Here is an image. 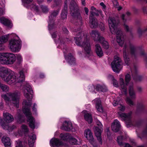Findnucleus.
<instances>
[{"mask_svg": "<svg viewBox=\"0 0 147 147\" xmlns=\"http://www.w3.org/2000/svg\"><path fill=\"white\" fill-rule=\"evenodd\" d=\"M23 91L24 95L28 99V100H25L23 102V111L28 119L30 127L34 129L35 127V121L32 116V114L30 111L32 102L30 101V100L32 98L33 91L31 86L27 83L24 86Z\"/></svg>", "mask_w": 147, "mask_h": 147, "instance_id": "nucleus-1", "label": "nucleus"}, {"mask_svg": "<svg viewBox=\"0 0 147 147\" xmlns=\"http://www.w3.org/2000/svg\"><path fill=\"white\" fill-rule=\"evenodd\" d=\"M0 77L8 84L12 85L22 82L25 79L23 71H20L16 77L13 71L3 67H0Z\"/></svg>", "mask_w": 147, "mask_h": 147, "instance_id": "nucleus-2", "label": "nucleus"}, {"mask_svg": "<svg viewBox=\"0 0 147 147\" xmlns=\"http://www.w3.org/2000/svg\"><path fill=\"white\" fill-rule=\"evenodd\" d=\"M108 23L111 33L113 34H116L117 42L120 46H122L124 43V39L121 31L117 28L118 22L114 18L109 17Z\"/></svg>", "mask_w": 147, "mask_h": 147, "instance_id": "nucleus-3", "label": "nucleus"}, {"mask_svg": "<svg viewBox=\"0 0 147 147\" xmlns=\"http://www.w3.org/2000/svg\"><path fill=\"white\" fill-rule=\"evenodd\" d=\"M75 43L78 46H81L83 48L84 52L89 54L91 51L90 45L87 39L86 35H84L83 32L79 33L76 38H75Z\"/></svg>", "mask_w": 147, "mask_h": 147, "instance_id": "nucleus-4", "label": "nucleus"}, {"mask_svg": "<svg viewBox=\"0 0 147 147\" xmlns=\"http://www.w3.org/2000/svg\"><path fill=\"white\" fill-rule=\"evenodd\" d=\"M20 93L17 91L13 93H9L7 95H3L1 97L8 105L12 104L18 107L19 106V96Z\"/></svg>", "mask_w": 147, "mask_h": 147, "instance_id": "nucleus-5", "label": "nucleus"}, {"mask_svg": "<svg viewBox=\"0 0 147 147\" xmlns=\"http://www.w3.org/2000/svg\"><path fill=\"white\" fill-rule=\"evenodd\" d=\"M69 7L71 14L74 17L75 20L78 22V24L81 25L82 23V18L79 11V8L77 4L74 1H72Z\"/></svg>", "mask_w": 147, "mask_h": 147, "instance_id": "nucleus-6", "label": "nucleus"}, {"mask_svg": "<svg viewBox=\"0 0 147 147\" xmlns=\"http://www.w3.org/2000/svg\"><path fill=\"white\" fill-rule=\"evenodd\" d=\"M16 57L15 55L11 53H0V62L4 64H12L15 61Z\"/></svg>", "mask_w": 147, "mask_h": 147, "instance_id": "nucleus-7", "label": "nucleus"}, {"mask_svg": "<svg viewBox=\"0 0 147 147\" xmlns=\"http://www.w3.org/2000/svg\"><path fill=\"white\" fill-rule=\"evenodd\" d=\"M9 47L13 52H17L19 51L21 47V41L17 36H16L14 38L10 40Z\"/></svg>", "mask_w": 147, "mask_h": 147, "instance_id": "nucleus-8", "label": "nucleus"}, {"mask_svg": "<svg viewBox=\"0 0 147 147\" xmlns=\"http://www.w3.org/2000/svg\"><path fill=\"white\" fill-rule=\"evenodd\" d=\"M131 80V77L129 74L125 76V84L123 79L120 78L119 79L120 88L121 93L123 94L126 95L127 94V86Z\"/></svg>", "mask_w": 147, "mask_h": 147, "instance_id": "nucleus-9", "label": "nucleus"}, {"mask_svg": "<svg viewBox=\"0 0 147 147\" xmlns=\"http://www.w3.org/2000/svg\"><path fill=\"white\" fill-rule=\"evenodd\" d=\"M96 125L98 127L94 128V133L97 140L100 144H102V140L101 137V133L103 129V126L101 123L98 121L96 122Z\"/></svg>", "mask_w": 147, "mask_h": 147, "instance_id": "nucleus-10", "label": "nucleus"}, {"mask_svg": "<svg viewBox=\"0 0 147 147\" xmlns=\"http://www.w3.org/2000/svg\"><path fill=\"white\" fill-rule=\"evenodd\" d=\"M121 65V59L118 56H115L114 61L111 64L113 70L115 72L119 73L122 67Z\"/></svg>", "mask_w": 147, "mask_h": 147, "instance_id": "nucleus-11", "label": "nucleus"}, {"mask_svg": "<svg viewBox=\"0 0 147 147\" xmlns=\"http://www.w3.org/2000/svg\"><path fill=\"white\" fill-rule=\"evenodd\" d=\"M118 113L119 117L121 118V120L125 121L126 125L127 127L133 125V122L131 119V112H130L127 114L121 112H119Z\"/></svg>", "mask_w": 147, "mask_h": 147, "instance_id": "nucleus-12", "label": "nucleus"}, {"mask_svg": "<svg viewBox=\"0 0 147 147\" xmlns=\"http://www.w3.org/2000/svg\"><path fill=\"white\" fill-rule=\"evenodd\" d=\"M58 11H54L52 13L51 15L49 17V28L51 33V30L55 28L56 27L54 23L53 20L58 15Z\"/></svg>", "mask_w": 147, "mask_h": 147, "instance_id": "nucleus-13", "label": "nucleus"}, {"mask_svg": "<svg viewBox=\"0 0 147 147\" xmlns=\"http://www.w3.org/2000/svg\"><path fill=\"white\" fill-rule=\"evenodd\" d=\"M98 13H96L94 12L91 11L90 15L89 17L90 25L91 28H96L98 26L97 21L96 19L93 16H98Z\"/></svg>", "mask_w": 147, "mask_h": 147, "instance_id": "nucleus-14", "label": "nucleus"}, {"mask_svg": "<svg viewBox=\"0 0 147 147\" xmlns=\"http://www.w3.org/2000/svg\"><path fill=\"white\" fill-rule=\"evenodd\" d=\"M24 6L28 8L36 11L38 10V7L34 3L31 4L33 0H22Z\"/></svg>", "mask_w": 147, "mask_h": 147, "instance_id": "nucleus-15", "label": "nucleus"}, {"mask_svg": "<svg viewBox=\"0 0 147 147\" xmlns=\"http://www.w3.org/2000/svg\"><path fill=\"white\" fill-rule=\"evenodd\" d=\"M92 39L95 41L100 42L104 40V37L101 36L100 33L97 31L92 30L90 33Z\"/></svg>", "mask_w": 147, "mask_h": 147, "instance_id": "nucleus-16", "label": "nucleus"}, {"mask_svg": "<svg viewBox=\"0 0 147 147\" xmlns=\"http://www.w3.org/2000/svg\"><path fill=\"white\" fill-rule=\"evenodd\" d=\"M50 144L51 146L53 147H63V143L57 138H52L50 141Z\"/></svg>", "mask_w": 147, "mask_h": 147, "instance_id": "nucleus-17", "label": "nucleus"}, {"mask_svg": "<svg viewBox=\"0 0 147 147\" xmlns=\"http://www.w3.org/2000/svg\"><path fill=\"white\" fill-rule=\"evenodd\" d=\"M119 122L117 119L115 120L111 125L112 130L114 131L117 132L121 128Z\"/></svg>", "mask_w": 147, "mask_h": 147, "instance_id": "nucleus-18", "label": "nucleus"}, {"mask_svg": "<svg viewBox=\"0 0 147 147\" xmlns=\"http://www.w3.org/2000/svg\"><path fill=\"white\" fill-rule=\"evenodd\" d=\"M0 124L2 127L4 129L9 130V131L14 129L16 127L15 126L12 125L9 126L8 125L4 123L2 119L0 117Z\"/></svg>", "mask_w": 147, "mask_h": 147, "instance_id": "nucleus-19", "label": "nucleus"}, {"mask_svg": "<svg viewBox=\"0 0 147 147\" xmlns=\"http://www.w3.org/2000/svg\"><path fill=\"white\" fill-rule=\"evenodd\" d=\"M84 135L85 137L89 140L90 143H92V142H93L94 138L92 134L90 129H88L85 130L84 132Z\"/></svg>", "mask_w": 147, "mask_h": 147, "instance_id": "nucleus-20", "label": "nucleus"}, {"mask_svg": "<svg viewBox=\"0 0 147 147\" xmlns=\"http://www.w3.org/2000/svg\"><path fill=\"white\" fill-rule=\"evenodd\" d=\"M3 119L7 123H10L13 120V116L8 113H3Z\"/></svg>", "mask_w": 147, "mask_h": 147, "instance_id": "nucleus-21", "label": "nucleus"}, {"mask_svg": "<svg viewBox=\"0 0 147 147\" xmlns=\"http://www.w3.org/2000/svg\"><path fill=\"white\" fill-rule=\"evenodd\" d=\"M93 102L95 103L96 108L97 111L100 112H103V109L101 104V101L100 99L96 98L92 101Z\"/></svg>", "mask_w": 147, "mask_h": 147, "instance_id": "nucleus-22", "label": "nucleus"}, {"mask_svg": "<svg viewBox=\"0 0 147 147\" xmlns=\"http://www.w3.org/2000/svg\"><path fill=\"white\" fill-rule=\"evenodd\" d=\"M82 113L83 114L84 119L89 123H91L92 121V119L91 115L88 113L86 110L83 111Z\"/></svg>", "mask_w": 147, "mask_h": 147, "instance_id": "nucleus-23", "label": "nucleus"}, {"mask_svg": "<svg viewBox=\"0 0 147 147\" xmlns=\"http://www.w3.org/2000/svg\"><path fill=\"white\" fill-rule=\"evenodd\" d=\"M123 56L125 63L128 65L129 63V59L128 58L127 53L128 52V49L126 45H125L123 49Z\"/></svg>", "mask_w": 147, "mask_h": 147, "instance_id": "nucleus-24", "label": "nucleus"}, {"mask_svg": "<svg viewBox=\"0 0 147 147\" xmlns=\"http://www.w3.org/2000/svg\"><path fill=\"white\" fill-rule=\"evenodd\" d=\"M129 96L132 99L136 98V92L134 90L133 84H130L129 87Z\"/></svg>", "mask_w": 147, "mask_h": 147, "instance_id": "nucleus-25", "label": "nucleus"}, {"mask_svg": "<svg viewBox=\"0 0 147 147\" xmlns=\"http://www.w3.org/2000/svg\"><path fill=\"white\" fill-rule=\"evenodd\" d=\"M0 22L8 27H11L12 26L11 21L8 19L3 17L0 18Z\"/></svg>", "mask_w": 147, "mask_h": 147, "instance_id": "nucleus-26", "label": "nucleus"}, {"mask_svg": "<svg viewBox=\"0 0 147 147\" xmlns=\"http://www.w3.org/2000/svg\"><path fill=\"white\" fill-rule=\"evenodd\" d=\"M0 22L8 27H11L12 26L11 21L8 19L3 17L0 18Z\"/></svg>", "mask_w": 147, "mask_h": 147, "instance_id": "nucleus-27", "label": "nucleus"}, {"mask_svg": "<svg viewBox=\"0 0 147 147\" xmlns=\"http://www.w3.org/2000/svg\"><path fill=\"white\" fill-rule=\"evenodd\" d=\"M62 129L66 131H69L72 129V125L71 122L65 121L63 123Z\"/></svg>", "mask_w": 147, "mask_h": 147, "instance_id": "nucleus-28", "label": "nucleus"}, {"mask_svg": "<svg viewBox=\"0 0 147 147\" xmlns=\"http://www.w3.org/2000/svg\"><path fill=\"white\" fill-rule=\"evenodd\" d=\"M95 51L97 56L100 57L103 55V52L101 48L98 44L96 45L95 46Z\"/></svg>", "mask_w": 147, "mask_h": 147, "instance_id": "nucleus-29", "label": "nucleus"}, {"mask_svg": "<svg viewBox=\"0 0 147 147\" xmlns=\"http://www.w3.org/2000/svg\"><path fill=\"white\" fill-rule=\"evenodd\" d=\"M1 140L5 147H11L10 140L9 138L4 136L2 138Z\"/></svg>", "mask_w": 147, "mask_h": 147, "instance_id": "nucleus-30", "label": "nucleus"}, {"mask_svg": "<svg viewBox=\"0 0 147 147\" xmlns=\"http://www.w3.org/2000/svg\"><path fill=\"white\" fill-rule=\"evenodd\" d=\"M65 59L71 65H74L75 63V60L73 55L71 53L69 54L67 56L65 57Z\"/></svg>", "mask_w": 147, "mask_h": 147, "instance_id": "nucleus-31", "label": "nucleus"}, {"mask_svg": "<svg viewBox=\"0 0 147 147\" xmlns=\"http://www.w3.org/2000/svg\"><path fill=\"white\" fill-rule=\"evenodd\" d=\"M36 138V135L34 134H32L29 136L28 140V144L30 147H32L34 143V140Z\"/></svg>", "mask_w": 147, "mask_h": 147, "instance_id": "nucleus-32", "label": "nucleus"}, {"mask_svg": "<svg viewBox=\"0 0 147 147\" xmlns=\"http://www.w3.org/2000/svg\"><path fill=\"white\" fill-rule=\"evenodd\" d=\"M9 34L0 37V43L3 44L7 42L9 38Z\"/></svg>", "mask_w": 147, "mask_h": 147, "instance_id": "nucleus-33", "label": "nucleus"}, {"mask_svg": "<svg viewBox=\"0 0 147 147\" xmlns=\"http://www.w3.org/2000/svg\"><path fill=\"white\" fill-rule=\"evenodd\" d=\"M67 7L65 6L64 9L62 11L61 14V16L63 19H65L67 18Z\"/></svg>", "mask_w": 147, "mask_h": 147, "instance_id": "nucleus-34", "label": "nucleus"}, {"mask_svg": "<svg viewBox=\"0 0 147 147\" xmlns=\"http://www.w3.org/2000/svg\"><path fill=\"white\" fill-rule=\"evenodd\" d=\"M130 13L127 12L125 14H123L121 16V18L124 22H125L128 19L129 16L130 15Z\"/></svg>", "mask_w": 147, "mask_h": 147, "instance_id": "nucleus-35", "label": "nucleus"}, {"mask_svg": "<svg viewBox=\"0 0 147 147\" xmlns=\"http://www.w3.org/2000/svg\"><path fill=\"white\" fill-rule=\"evenodd\" d=\"M16 119L17 120L18 122L21 123L24 121V117L21 114L18 113Z\"/></svg>", "mask_w": 147, "mask_h": 147, "instance_id": "nucleus-36", "label": "nucleus"}, {"mask_svg": "<svg viewBox=\"0 0 147 147\" xmlns=\"http://www.w3.org/2000/svg\"><path fill=\"white\" fill-rule=\"evenodd\" d=\"M0 88L3 91L7 92L9 91V87L7 86L1 84L0 83Z\"/></svg>", "mask_w": 147, "mask_h": 147, "instance_id": "nucleus-37", "label": "nucleus"}, {"mask_svg": "<svg viewBox=\"0 0 147 147\" xmlns=\"http://www.w3.org/2000/svg\"><path fill=\"white\" fill-rule=\"evenodd\" d=\"M100 42L102 44L103 47L105 49H107L109 48V44L107 41L105 40L104 38L103 40H102V41Z\"/></svg>", "mask_w": 147, "mask_h": 147, "instance_id": "nucleus-38", "label": "nucleus"}, {"mask_svg": "<svg viewBox=\"0 0 147 147\" xmlns=\"http://www.w3.org/2000/svg\"><path fill=\"white\" fill-rule=\"evenodd\" d=\"M69 142L71 144H78L79 143V141L77 139L73 138H70Z\"/></svg>", "mask_w": 147, "mask_h": 147, "instance_id": "nucleus-39", "label": "nucleus"}, {"mask_svg": "<svg viewBox=\"0 0 147 147\" xmlns=\"http://www.w3.org/2000/svg\"><path fill=\"white\" fill-rule=\"evenodd\" d=\"M28 129L27 126L26 125H23L21 127V129L19 132L20 134L21 133L27 132L28 131Z\"/></svg>", "mask_w": 147, "mask_h": 147, "instance_id": "nucleus-40", "label": "nucleus"}, {"mask_svg": "<svg viewBox=\"0 0 147 147\" xmlns=\"http://www.w3.org/2000/svg\"><path fill=\"white\" fill-rule=\"evenodd\" d=\"M123 139V136L121 135L117 137V141L119 145L122 146L123 145V144L122 142V141Z\"/></svg>", "mask_w": 147, "mask_h": 147, "instance_id": "nucleus-41", "label": "nucleus"}, {"mask_svg": "<svg viewBox=\"0 0 147 147\" xmlns=\"http://www.w3.org/2000/svg\"><path fill=\"white\" fill-rule=\"evenodd\" d=\"M133 78L136 81H140L142 80L143 78L141 76L136 75L135 76H133Z\"/></svg>", "mask_w": 147, "mask_h": 147, "instance_id": "nucleus-42", "label": "nucleus"}, {"mask_svg": "<svg viewBox=\"0 0 147 147\" xmlns=\"http://www.w3.org/2000/svg\"><path fill=\"white\" fill-rule=\"evenodd\" d=\"M55 4L52 6L53 7H55L60 5L62 3L61 0H55Z\"/></svg>", "mask_w": 147, "mask_h": 147, "instance_id": "nucleus-43", "label": "nucleus"}, {"mask_svg": "<svg viewBox=\"0 0 147 147\" xmlns=\"http://www.w3.org/2000/svg\"><path fill=\"white\" fill-rule=\"evenodd\" d=\"M111 77L113 81L114 86L116 87H118V84L117 81L114 79V78L113 76H111Z\"/></svg>", "mask_w": 147, "mask_h": 147, "instance_id": "nucleus-44", "label": "nucleus"}, {"mask_svg": "<svg viewBox=\"0 0 147 147\" xmlns=\"http://www.w3.org/2000/svg\"><path fill=\"white\" fill-rule=\"evenodd\" d=\"M91 9L92 11H93V12H94L95 13H98V14L99 13L101 14L102 13V11L100 10H97L96 9V8L94 7L93 6H92L91 8Z\"/></svg>", "mask_w": 147, "mask_h": 147, "instance_id": "nucleus-45", "label": "nucleus"}, {"mask_svg": "<svg viewBox=\"0 0 147 147\" xmlns=\"http://www.w3.org/2000/svg\"><path fill=\"white\" fill-rule=\"evenodd\" d=\"M126 101L127 104L130 106L134 105V103L133 101L129 97H127L126 99Z\"/></svg>", "mask_w": 147, "mask_h": 147, "instance_id": "nucleus-46", "label": "nucleus"}, {"mask_svg": "<svg viewBox=\"0 0 147 147\" xmlns=\"http://www.w3.org/2000/svg\"><path fill=\"white\" fill-rule=\"evenodd\" d=\"M41 7L43 12L47 13L49 9L47 7L45 6L42 5Z\"/></svg>", "mask_w": 147, "mask_h": 147, "instance_id": "nucleus-47", "label": "nucleus"}, {"mask_svg": "<svg viewBox=\"0 0 147 147\" xmlns=\"http://www.w3.org/2000/svg\"><path fill=\"white\" fill-rule=\"evenodd\" d=\"M67 135L66 134H61L60 135V137L61 138V139L63 140H65L67 139Z\"/></svg>", "mask_w": 147, "mask_h": 147, "instance_id": "nucleus-48", "label": "nucleus"}, {"mask_svg": "<svg viewBox=\"0 0 147 147\" xmlns=\"http://www.w3.org/2000/svg\"><path fill=\"white\" fill-rule=\"evenodd\" d=\"M119 110L121 111H124L125 109V107L120 103L118 107Z\"/></svg>", "mask_w": 147, "mask_h": 147, "instance_id": "nucleus-49", "label": "nucleus"}, {"mask_svg": "<svg viewBox=\"0 0 147 147\" xmlns=\"http://www.w3.org/2000/svg\"><path fill=\"white\" fill-rule=\"evenodd\" d=\"M136 49L133 46H131L130 47V51L132 54H134L135 51Z\"/></svg>", "mask_w": 147, "mask_h": 147, "instance_id": "nucleus-50", "label": "nucleus"}, {"mask_svg": "<svg viewBox=\"0 0 147 147\" xmlns=\"http://www.w3.org/2000/svg\"><path fill=\"white\" fill-rule=\"evenodd\" d=\"M16 147H24L22 146L21 141L18 140L16 141Z\"/></svg>", "mask_w": 147, "mask_h": 147, "instance_id": "nucleus-51", "label": "nucleus"}, {"mask_svg": "<svg viewBox=\"0 0 147 147\" xmlns=\"http://www.w3.org/2000/svg\"><path fill=\"white\" fill-rule=\"evenodd\" d=\"M64 40V39L61 36L59 35L58 41V42L63 43Z\"/></svg>", "mask_w": 147, "mask_h": 147, "instance_id": "nucleus-52", "label": "nucleus"}, {"mask_svg": "<svg viewBox=\"0 0 147 147\" xmlns=\"http://www.w3.org/2000/svg\"><path fill=\"white\" fill-rule=\"evenodd\" d=\"M18 61L20 62H21L22 61V58L21 55L18 54L17 55Z\"/></svg>", "mask_w": 147, "mask_h": 147, "instance_id": "nucleus-53", "label": "nucleus"}, {"mask_svg": "<svg viewBox=\"0 0 147 147\" xmlns=\"http://www.w3.org/2000/svg\"><path fill=\"white\" fill-rule=\"evenodd\" d=\"M112 2L115 7H118L119 5V3L117 0H113Z\"/></svg>", "mask_w": 147, "mask_h": 147, "instance_id": "nucleus-54", "label": "nucleus"}, {"mask_svg": "<svg viewBox=\"0 0 147 147\" xmlns=\"http://www.w3.org/2000/svg\"><path fill=\"white\" fill-rule=\"evenodd\" d=\"M100 87V89L98 90H99L101 91L102 92H106L107 90V89L106 88H103L101 86H97V88L98 87Z\"/></svg>", "mask_w": 147, "mask_h": 147, "instance_id": "nucleus-55", "label": "nucleus"}, {"mask_svg": "<svg viewBox=\"0 0 147 147\" xmlns=\"http://www.w3.org/2000/svg\"><path fill=\"white\" fill-rule=\"evenodd\" d=\"M51 34V36L53 38H56L57 36V32H53V33Z\"/></svg>", "mask_w": 147, "mask_h": 147, "instance_id": "nucleus-56", "label": "nucleus"}, {"mask_svg": "<svg viewBox=\"0 0 147 147\" xmlns=\"http://www.w3.org/2000/svg\"><path fill=\"white\" fill-rule=\"evenodd\" d=\"M119 104L117 100H114L113 102V105L114 106H116L117 105H118L119 106V104Z\"/></svg>", "mask_w": 147, "mask_h": 147, "instance_id": "nucleus-57", "label": "nucleus"}, {"mask_svg": "<svg viewBox=\"0 0 147 147\" xmlns=\"http://www.w3.org/2000/svg\"><path fill=\"white\" fill-rule=\"evenodd\" d=\"M124 25L125 28V30H126L127 31L129 32V31H130L129 28L128 26H127V25H126L125 24H124Z\"/></svg>", "mask_w": 147, "mask_h": 147, "instance_id": "nucleus-58", "label": "nucleus"}, {"mask_svg": "<svg viewBox=\"0 0 147 147\" xmlns=\"http://www.w3.org/2000/svg\"><path fill=\"white\" fill-rule=\"evenodd\" d=\"M84 10L87 16L88 15V13L89 12V9L87 7H85L84 8Z\"/></svg>", "mask_w": 147, "mask_h": 147, "instance_id": "nucleus-59", "label": "nucleus"}, {"mask_svg": "<svg viewBox=\"0 0 147 147\" xmlns=\"http://www.w3.org/2000/svg\"><path fill=\"white\" fill-rule=\"evenodd\" d=\"M5 3V0H0V4L2 6H4Z\"/></svg>", "mask_w": 147, "mask_h": 147, "instance_id": "nucleus-60", "label": "nucleus"}, {"mask_svg": "<svg viewBox=\"0 0 147 147\" xmlns=\"http://www.w3.org/2000/svg\"><path fill=\"white\" fill-rule=\"evenodd\" d=\"M101 25L100 26L101 30L102 31L104 30H105L104 25L102 23H101Z\"/></svg>", "mask_w": 147, "mask_h": 147, "instance_id": "nucleus-61", "label": "nucleus"}, {"mask_svg": "<svg viewBox=\"0 0 147 147\" xmlns=\"http://www.w3.org/2000/svg\"><path fill=\"white\" fill-rule=\"evenodd\" d=\"M100 5L102 7L103 9H105L106 8V6L103 2L100 3Z\"/></svg>", "mask_w": 147, "mask_h": 147, "instance_id": "nucleus-62", "label": "nucleus"}, {"mask_svg": "<svg viewBox=\"0 0 147 147\" xmlns=\"http://www.w3.org/2000/svg\"><path fill=\"white\" fill-rule=\"evenodd\" d=\"M137 90L138 92H140L142 91V88L141 87H138L137 88Z\"/></svg>", "mask_w": 147, "mask_h": 147, "instance_id": "nucleus-63", "label": "nucleus"}, {"mask_svg": "<svg viewBox=\"0 0 147 147\" xmlns=\"http://www.w3.org/2000/svg\"><path fill=\"white\" fill-rule=\"evenodd\" d=\"M62 30L65 33H67L68 31L67 30V29L65 27L63 28L62 29Z\"/></svg>", "mask_w": 147, "mask_h": 147, "instance_id": "nucleus-64", "label": "nucleus"}]
</instances>
